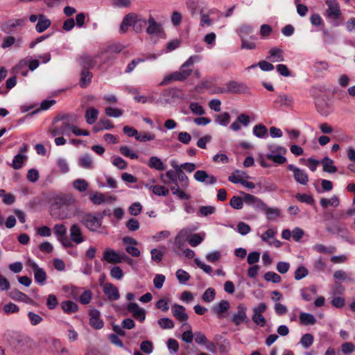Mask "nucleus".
<instances>
[{
	"mask_svg": "<svg viewBox=\"0 0 355 355\" xmlns=\"http://www.w3.org/2000/svg\"><path fill=\"white\" fill-rule=\"evenodd\" d=\"M170 165L173 169L160 174V180L163 184L170 185V190L173 196L180 200H189L191 196L184 191L189 187L188 176L182 170L181 164H178L176 159H171Z\"/></svg>",
	"mask_w": 355,
	"mask_h": 355,
	"instance_id": "obj_1",
	"label": "nucleus"
},
{
	"mask_svg": "<svg viewBox=\"0 0 355 355\" xmlns=\"http://www.w3.org/2000/svg\"><path fill=\"white\" fill-rule=\"evenodd\" d=\"M6 340L12 350L17 354H27L35 346L33 339L28 336L17 331L8 332Z\"/></svg>",
	"mask_w": 355,
	"mask_h": 355,
	"instance_id": "obj_2",
	"label": "nucleus"
},
{
	"mask_svg": "<svg viewBox=\"0 0 355 355\" xmlns=\"http://www.w3.org/2000/svg\"><path fill=\"white\" fill-rule=\"evenodd\" d=\"M200 60L198 55L190 56L180 67L179 71L173 72L165 76L163 80L159 83V85L168 84L172 81H183L187 79L191 73L192 70L188 69L189 67L192 66L196 62Z\"/></svg>",
	"mask_w": 355,
	"mask_h": 355,
	"instance_id": "obj_3",
	"label": "nucleus"
},
{
	"mask_svg": "<svg viewBox=\"0 0 355 355\" xmlns=\"http://www.w3.org/2000/svg\"><path fill=\"white\" fill-rule=\"evenodd\" d=\"M147 24V21L141 15L131 12L126 15L119 28L120 33H125L129 26H132L136 33H140Z\"/></svg>",
	"mask_w": 355,
	"mask_h": 355,
	"instance_id": "obj_4",
	"label": "nucleus"
},
{
	"mask_svg": "<svg viewBox=\"0 0 355 355\" xmlns=\"http://www.w3.org/2000/svg\"><path fill=\"white\" fill-rule=\"evenodd\" d=\"M327 6L324 16L333 26H338L342 21V12L337 0H324Z\"/></svg>",
	"mask_w": 355,
	"mask_h": 355,
	"instance_id": "obj_5",
	"label": "nucleus"
},
{
	"mask_svg": "<svg viewBox=\"0 0 355 355\" xmlns=\"http://www.w3.org/2000/svg\"><path fill=\"white\" fill-rule=\"evenodd\" d=\"M81 223L91 232H103L101 230L103 228V221L101 220V217L98 216L96 212L84 214L82 217Z\"/></svg>",
	"mask_w": 355,
	"mask_h": 355,
	"instance_id": "obj_6",
	"label": "nucleus"
},
{
	"mask_svg": "<svg viewBox=\"0 0 355 355\" xmlns=\"http://www.w3.org/2000/svg\"><path fill=\"white\" fill-rule=\"evenodd\" d=\"M73 201V199L67 195H60L58 196L55 198L54 205L57 206L58 209H63L62 213L57 214L53 209L52 210L51 215L55 218H58L60 220H64L69 218L70 215L68 213L64 212V210L67 209L69 205Z\"/></svg>",
	"mask_w": 355,
	"mask_h": 355,
	"instance_id": "obj_7",
	"label": "nucleus"
},
{
	"mask_svg": "<svg viewBox=\"0 0 355 355\" xmlns=\"http://www.w3.org/2000/svg\"><path fill=\"white\" fill-rule=\"evenodd\" d=\"M76 122V116H71L68 114H62L57 116L54 120V123H60V124L58 125L63 132V134L67 136L70 135L71 130L73 128Z\"/></svg>",
	"mask_w": 355,
	"mask_h": 355,
	"instance_id": "obj_8",
	"label": "nucleus"
},
{
	"mask_svg": "<svg viewBox=\"0 0 355 355\" xmlns=\"http://www.w3.org/2000/svg\"><path fill=\"white\" fill-rule=\"evenodd\" d=\"M102 260L110 263H120L125 260H127L129 264H131L132 262V260L128 258L125 254L117 253L115 250L112 249H106L104 250Z\"/></svg>",
	"mask_w": 355,
	"mask_h": 355,
	"instance_id": "obj_9",
	"label": "nucleus"
},
{
	"mask_svg": "<svg viewBox=\"0 0 355 355\" xmlns=\"http://www.w3.org/2000/svg\"><path fill=\"white\" fill-rule=\"evenodd\" d=\"M200 15L199 26L202 28L209 27L214 24V20L211 18L213 15H221V12L216 8H207L201 10Z\"/></svg>",
	"mask_w": 355,
	"mask_h": 355,
	"instance_id": "obj_10",
	"label": "nucleus"
},
{
	"mask_svg": "<svg viewBox=\"0 0 355 355\" xmlns=\"http://www.w3.org/2000/svg\"><path fill=\"white\" fill-rule=\"evenodd\" d=\"M192 232L191 227H184L179 231L174 239V245L178 250H181L185 243L189 242Z\"/></svg>",
	"mask_w": 355,
	"mask_h": 355,
	"instance_id": "obj_11",
	"label": "nucleus"
},
{
	"mask_svg": "<svg viewBox=\"0 0 355 355\" xmlns=\"http://www.w3.org/2000/svg\"><path fill=\"white\" fill-rule=\"evenodd\" d=\"M186 6L193 17L207 8L204 0H186Z\"/></svg>",
	"mask_w": 355,
	"mask_h": 355,
	"instance_id": "obj_12",
	"label": "nucleus"
},
{
	"mask_svg": "<svg viewBox=\"0 0 355 355\" xmlns=\"http://www.w3.org/2000/svg\"><path fill=\"white\" fill-rule=\"evenodd\" d=\"M288 169L293 171L294 179L297 182L302 185L307 184L309 182V176L304 170L300 169L293 164H289Z\"/></svg>",
	"mask_w": 355,
	"mask_h": 355,
	"instance_id": "obj_13",
	"label": "nucleus"
},
{
	"mask_svg": "<svg viewBox=\"0 0 355 355\" xmlns=\"http://www.w3.org/2000/svg\"><path fill=\"white\" fill-rule=\"evenodd\" d=\"M28 265L33 269L34 272V279L35 282L43 284L46 279V274L45 271L40 268L36 263L32 260L28 261Z\"/></svg>",
	"mask_w": 355,
	"mask_h": 355,
	"instance_id": "obj_14",
	"label": "nucleus"
},
{
	"mask_svg": "<svg viewBox=\"0 0 355 355\" xmlns=\"http://www.w3.org/2000/svg\"><path fill=\"white\" fill-rule=\"evenodd\" d=\"M194 179L199 182L205 184H214L217 182L215 176L209 175L205 171L198 170L193 175Z\"/></svg>",
	"mask_w": 355,
	"mask_h": 355,
	"instance_id": "obj_15",
	"label": "nucleus"
},
{
	"mask_svg": "<svg viewBox=\"0 0 355 355\" xmlns=\"http://www.w3.org/2000/svg\"><path fill=\"white\" fill-rule=\"evenodd\" d=\"M70 239L72 242L80 244L84 241V237L80 227L77 224H73L69 230Z\"/></svg>",
	"mask_w": 355,
	"mask_h": 355,
	"instance_id": "obj_16",
	"label": "nucleus"
},
{
	"mask_svg": "<svg viewBox=\"0 0 355 355\" xmlns=\"http://www.w3.org/2000/svg\"><path fill=\"white\" fill-rule=\"evenodd\" d=\"M103 290L109 300H117L120 297L118 288L112 283H105L103 285Z\"/></svg>",
	"mask_w": 355,
	"mask_h": 355,
	"instance_id": "obj_17",
	"label": "nucleus"
},
{
	"mask_svg": "<svg viewBox=\"0 0 355 355\" xmlns=\"http://www.w3.org/2000/svg\"><path fill=\"white\" fill-rule=\"evenodd\" d=\"M243 195L244 202L249 205L254 206L261 210L262 208L266 207V204L259 198L244 192H241Z\"/></svg>",
	"mask_w": 355,
	"mask_h": 355,
	"instance_id": "obj_18",
	"label": "nucleus"
},
{
	"mask_svg": "<svg viewBox=\"0 0 355 355\" xmlns=\"http://www.w3.org/2000/svg\"><path fill=\"white\" fill-rule=\"evenodd\" d=\"M227 92L234 94L245 93L248 90V87L243 83H239L236 81H229L226 83Z\"/></svg>",
	"mask_w": 355,
	"mask_h": 355,
	"instance_id": "obj_19",
	"label": "nucleus"
},
{
	"mask_svg": "<svg viewBox=\"0 0 355 355\" xmlns=\"http://www.w3.org/2000/svg\"><path fill=\"white\" fill-rule=\"evenodd\" d=\"M293 103V98L291 95L285 94H279L276 99L274 101V104L279 107H290Z\"/></svg>",
	"mask_w": 355,
	"mask_h": 355,
	"instance_id": "obj_20",
	"label": "nucleus"
},
{
	"mask_svg": "<svg viewBox=\"0 0 355 355\" xmlns=\"http://www.w3.org/2000/svg\"><path fill=\"white\" fill-rule=\"evenodd\" d=\"M148 26L146 32L149 35H159L163 31L162 24L157 22L155 19L150 16L148 20Z\"/></svg>",
	"mask_w": 355,
	"mask_h": 355,
	"instance_id": "obj_21",
	"label": "nucleus"
},
{
	"mask_svg": "<svg viewBox=\"0 0 355 355\" xmlns=\"http://www.w3.org/2000/svg\"><path fill=\"white\" fill-rule=\"evenodd\" d=\"M269 55L266 59L272 62H279L284 60V51L277 47H272L268 51Z\"/></svg>",
	"mask_w": 355,
	"mask_h": 355,
	"instance_id": "obj_22",
	"label": "nucleus"
},
{
	"mask_svg": "<svg viewBox=\"0 0 355 355\" xmlns=\"http://www.w3.org/2000/svg\"><path fill=\"white\" fill-rule=\"evenodd\" d=\"M101 54L96 55L95 57H92L89 55H84L80 58V65L83 69H92L96 65V59L99 58Z\"/></svg>",
	"mask_w": 355,
	"mask_h": 355,
	"instance_id": "obj_23",
	"label": "nucleus"
},
{
	"mask_svg": "<svg viewBox=\"0 0 355 355\" xmlns=\"http://www.w3.org/2000/svg\"><path fill=\"white\" fill-rule=\"evenodd\" d=\"M89 199L94 205H99L105 202H109L110 201L114 200L115 198L110 196L106 199L103 193L100 192H94L91 193Z\"/></svg>",
	"mask_w": 355,
	"mask_h": 355,
	"instance_id": "obj_24",
	"label": "nucleus"
},
{
	"mask_svg": "<svg viewBox=\"0 0 355 355\" xmlns=\"http://www.w3.org/2000/svg\"><path fill=\"white\" fill-rule=\"evenodd\" d=\"M51 21L44 15L40 14L38 15V21L35 26V30L40 33L45 31L50 27Z\"/></svg>",
	"mask_w": 355,
	"mask_h": 355,
	"instance_id": "obj_25",
	"label": "nucleus"
},
{
	"mask_svg": "<svg viewBox=\"0 0 355 355\" xmlns=\"http://www.w3.org/2000/svg\"><path fill=\"white\" fill-rule=\"evenodd\" d=\"M148 166L150 168L159 171H164L166 168V166L164 164L162 160L157 156H153L150 157L148 159Z\"/></svg>",
	"mask_w": 355,
	"mask_h": 355,
	"instance_id": "obj_26",
	"label": "nucleus"
},
{
	"mask_svg": "<svg viewBox=\"0 0 355 355\" xmlns=\"http://www.w3.org/2000/svg\"><path fill=\"white\" fill-rule=\"evenodd\" d=\"M89 324L96 329H101L103 327V321L100 318V312H89Z\"/></svg>",
	"mask_w": 355,
	"mask_h": 355,
	"instance_id": "obj_27",
	"label": "nucleus"
},
{
	"mask_svg": "<svg viewBox=\"0 0 355 355\" xmlns=\"http://www.w3.org/2000/svg\"><path fill=\"white\" fill-rule=\"evenodd\" d=\"M92 77L93 75L89 70L83 69L80 73V86L82 88L87 87L91 83Z\"/></svg>",
	"mask_w": 355,
	"mask_h": 355,
	"instance_id": "obj_28",
	"label": "nucleus"
},
{
	"mask_svg": "<svg viewBox=\"0 0 355 355\" xmlns=\"http://www.w3.org/2000/svg\"><path fill=\"white\" fill-rule=\"evenodd\" d=\"M28 156L26 154L17 153L12 159L10 166L15 170L21 168L24 163L27 160Z\"/></svg>",
	"mask_w": 355,
	"mask_h": 355,
	"instance_id": "obj_29",
	"label": "nucleus"
},
{
	"mask_svg": "<svg viewBox=\"0 0 355 355\" xmlns=\"http://www.w3.org/2000/svg\"><path fill=\"white\" fill-rule=\"evenodd\" d=\"M27 64H28V68L31 71H34L39 67L40 62L37 60H32L30 62H28L26 60H22L16 65L15 70L19 73V70L26 67Z\"/></svg>",
	"mask_w": 355,
	"mask_h": 355,
	"instance_id": "obj_30",
	"label": "nucleus"
},
{
	"mask_svg": "<svg viewBox=\"0 0 355 355\" xmlns=\"http://www.w3.org/2000/svg\"><path fill=\"white\" fill-rule=\"evenodd\" d=\"M320 204L323 209H326L329 205L336 207L339 206L340 200L336 196H333L330 199L322 198Z\"/></svg>",
	"mask_w": 355,
	"mask_h": 355,
	"instance_id": "obj_31",
	"label": "nucleus"
},
{
	"mask_svg": "<svg viewBox=\"0 0 355 355\" xmlns=\"http://www.w3.org/2000/svg\"><path fill=\"white\" fill-rule=\"evenodd\" d=\"M98 115V110L96 108L91 107L87 109L85 112V119L86 121L88 124L92 125L94 124Z\"/></svg>",
	"mask_w": 355,
	"mask_h": 355,
	"instance_id": "obj_32",
	"label": "nucleus"
},
{
	"mask_svg": "<svg viewBox=\"0 0 355 355\" xmlns=\"http://www.w3.org/2000/svg\"><path fill=\"white\" fill-rule=\"evenodd\" d=\"M93 161L92 157L88 154H85L79 157L78 165L79 166L86 168L91 169L93 167Z\"/></svg>",
	"mask_w": 355,
	"mask_h": 355,
	"instance_id": "obj_33",
	"label": "nucleus"
},
{
	"mask_svg": "<svg viewBox=\"0 0 355 355\" xmlns=\"http://www.w3.org/2000/svg\"><path fill=\"white\" fill-rule=\"evenodd\" d=\"M252 133L255 137L263 139L268 135V130L264 125L260 123L253 128Z\"/></svg>",
	"mask_w": 355,
	"mask_h": 355,
	"instance_id": "obj_34",
	"label": "nucleus"
},
{
	"mask_svg": "<svg viewBox=\"0 0 355 355\" xmlns=\"http://www.w3.org/2000/svg\"><path fill=\"white\" fill-rule=\"evenodd\" d=\"M114 128L112 123L106 119H101L96 126L94 127L95 132H98L103 130H110Z\"/></svg>",
	"mask_w": 355,
	"mask_h": 355,
	"instance_id": "obj_35",
	"label": "nucleus"
},
{
	"mask_svg": "<svg viewBox=\"0 0 355 355\" xmlns=\"http://www.w3.org/2000/svg\"><path fill=\"white\" fill-rule=\"evenodd\" d=\"M322 162L323 164L324 171L329 173H333L337 171V168L334 165V161L331 159L325 157L322 159Z\"/></svg>",
	"mask_w": 355,
	"mask_h": 355,
	"instance_id": "obj_36",
	"label": "nucleus"
},
{
	"mask_svg": "<svg viewBox=\"0 0 355 355\" xmlns=\"http://www.w3.org/2000/svg\"><path fill=\"white\" fill-rule=\"evenodd\" d=\"M300 320L303 325H313L315 323V317L308 313L302 312L300 315Z\"/></svg>",
	"mask_w": 355,
	"mask_h": 355,
	"instance_id": "obj_37",
	"label": "nucleus"
},
{
	"mask_svg": "<svg viewBox=\"0 0 355 355\" xmlns=\"http://www.w3.org/2000/svg\"><path fill=\"white\" fill-rule=\"evenodd\" d=\"M261 210L265 211L269 220H274L280 215V211L278 209L268 207L266 205V207L262 208Z\"/></svg>",
	"mask_w": 355,
	"mask_h": 355,
	"instance_id": "obj_38",
	"label": "nucleus"
},
{
	"mask_svg": "<svg viewBox=\"0 0 355 355\" xmlns=\"http://www.w3.org/2000/svg\"><path fill=\"white\" fill-rule=\"evenodd\" d=\"M230 114L228 112H223L218 114L215 118V121L222 126H227L230 121Z\"/></svg>",
	"mask_w": 355,
	"mask_h": 355,
	"instance_id": "obj_39",
	"label": "nucleus"
},
{
	"mask_svg": "<svg viewBox=\"0 0 355 355\" xmlns=\"http://www.w3.org/2000/svg\"><path fill=\"white\" fill-rule=\"evenodd\" d=\"M313 249L318 252L324 254H331L336 251V248L334 246H324L322 244H315L313 245Z\"/></svg>",
	"mask_w": 355,
	"mask_h": 355,
	"instance_id": "obj_40",
	"label": "nucleus"
},
{
	"mask_svg": "<svg viewBox=\"0 0 355 355\" xmlns=\"http://www.w3.org/2000/svg\"><path fill=\"white\" fill-rule=\"evenodd\" d=\"M55 103V100H44L41 103L40 109H37L32 112L31 114H27L25 118L28 117L30 116H33L37 113H38L40 110H46L49 108H50L52 105H53Z\"/></svg>",
	"mask_w": 355,
	"mask_h": 355,
	"instance_id": "obj_41",
	"label": "nucleus"
},
{
	"mask_svg": "<svg viewBox=\"0 0 355 355\" xmlns=\"http://www.w3.org/2000/svg\"><path fill=\"white\" fill-rule=\"evenodd\" d=\"M284 154H266V157L268 159L272 161L277 164H282L286 162Z\"/></svg>",
	"mask_w": 355,
	"mask_h": 355,
	"instance_id": "obj_42",
	"label": "nucleus"
},
{
	"mask_svg": "<svg viewBox=\"0 0 355 355\" xmlns=\"http://www.w3.org/2000/svg\"><path fill=\"white\" fill-rule=\"evenodd\" d=\"M73 187L77 191L84 192L88 189L89 184L84 179H77L73 181Z\"/></svg>",
	"mask_w": 355,
	"mask_h": 355,
	"instance_id": "obj_43",
	"label": "nucleus"
},
{
	"mask_svg": "<svg viewBox=\"0 0 355 355\" xmlns=\"http://www.w3.org/2000/svg\"><path fill=\"white\" fill-rule=\"evenodd\" d=\"M232 322L236 324L239 325L243 322H248V319L245 314V312H236L232 316Z\"/></svg>",
	"mask_w": 355,
	"mask_h": 355,
	"instance_id": "obj_44",
	"label": "nucleus"
},
{
	"mask_svg": "<svg viewBox=\"0 0 355 355\" xmlns=\"http://www.w3.org/2000/svg\"><path fill=\"white\" fill-rule=\"evenodd\" d=\"M313 336L311 334H304L300 339V344L305 349L310 347L313 343Z\"/></svg>",
	"mask_w": 355,
	"mask_h": 355,
	"instance_id": "obj_45",
	"label": "nucleus"
},
{
	"mask_svg": "<svg viewBox=\"0 0 355 355\" xmlns=\"http://www.w3.org/2000/svg\"><path fill=\"white\" fill-rule=\"evenodd\" d=\"M53 232L57 239H61L66 236L67 227L63 224H56L53 227Z\"/></svg>",
	"mask_w": 355,
	"mask_h": 355,
	"instance_id": "obj_46",
	"label": "nucleus"
},
{
	"mask_svg": "<svg viewBox=\"0 0 355 355\" xmlns=\"http://www.w3.org/2000/svg\"><path fill=\"white\" fill-rule=\"evenodd\" d=\"M119 151L123 156L132 159H136L139 157L138 155L127 146H121L119 148Z\"/></svg>",
	"mask_w": 355,
	"mask_h": 355,
	"instance_id": "obj_47",
	"label": "nucleus"
},
{
	"mask_svg": "<svg viewBox=\"0 0 355 355\" xmlns=\"http://www.w3.org/2000/svg\"><path fill=\"white\" fill-rule=\"evenodd\" d=\"M92 297V293L89 290H85L80 296L76 298L82 304H87L90 302Z\"/></svg>",
	"mask_w": 355,
	"mask_h": 355,
	"instance_id": "obj_48",
	"label": "nucleus"
},
{
	"mask_svg": "<svg viewBox=\"0 0 355 355\" xmlns=\"http://www.w3.org/2000/svg\"><path fill=\"white\" fill-rule=\"evenodd\" d=\"M269 153L267 154H286L287 149L282 146L270 144L268 146Z\"/></svg>",
	"mask_w": 355,
	"mask_h": 355,
	"instance_id": "obj_49",
	"label": "nucleus"
},
{
	"mask_svg": "<svg viewBox=\"0 0 355 355\" xmlns=\"http://www.w3.org/2000/svg\"><path fill=\"white\" fill-rule=\"evenodd\" d=\"M10 296L11 298L20 302H26L28 300V297L26 294L17 289L11 291Z\"/></svg>",
	"mask_w": 355,
	"mask_h": 355,
	"instance_id": "obj_50",
	"label": "nucleus"
},
{
	"mask_svg": "<svg viewBox=\"0 0 355 355\" xmlns=\"http://www.w3.org/2000/svg\"><path fill=\"white\" fill-rule=\"evenodd\" d=\"M243 198L238 196H234L230 201V206L235 209H241L243 206Z\"/></svg>",
	"mask_w": 355,
	"mask_h": 355,
	"instance_id": "obj_51",
	"label": "nucleus"
},
{
	"mask_svg": "<svg viewBox=\"0 0 355 355\" xmlns=\"http://www.w3.org/2000/svg\"><path fill=\"white\" fill-rule=\"evenodd\" d=\"M155 138V135L154 134L147 132H141L140 133H137L136 137V140L141 142H145L148 141H153Z\"/></svg>",
	"mask_w": 355,
	"mask_h": 355,
	"instance_id": "obj_52",
	"label": "nucleus"
},
{
	"mask_svg": "<svg viewBox=\"0 0 355 355\" xmlns=\"http://www.w3.org/2000/svg\"><path fill=\"white\" fill-rule=\"evenodd\" d=\"M176 277L181 284H184L190 279V275L182 269H178L175 273Z\"/></svg>",
	"mask_w": 355,
	"mask_h": 355,
	"instance_id": "obj_53",
	"label": "nucleus"
},
{
	"mask_svg": "<svg viewBox=\"0 0 355 355\" xmlns=\"http://www.w3.org/2000/svg\"><path fill=\"white\" fill-rule=\"evenodd\" d=\"M326 266V263L322 257H319L313 261V270L315 272H324Z\"/></svg>",
	"mask_w": 355,
	"mask_h": 355,
	"instance_id": "obj_54",
	"label": "nucleus"
},
{
	"mask_svg": "<svg viewBox=\"0 0 355 355\" xmlns=\"http://www.w3.org/2000/svg\"><path fill=\"white\" fill-rule=\"evenodd\" d=\"M264 279L272 283H279L282 280V277L275 272L268 271L265 273Z\"/></svg>",
	"mask_w": 355,
	"mask_h": 355,
	"instance_id": "obj_55",
	"label": "nucleus"
},
{
	"mask_svg": "<svg viewBox=\"0 0 355 355\" xmlns=\"http://www.w3.org/2000/svg\"><path fill=\"white\" fill-rule=\"evenodd\" d=\"M203 239L204 238L200 234L191 233V237H189L188 243L191 246L196 247L203 241Z\"/></svg>",
	"mask_w": 355,
	"mask_h": 355,
	"instance_id": "obj_56",
	"label": "nucleus"
},
{
	"mask_svg": "<svg viewBox=\"0 0 355 355\" xmlns=\"http://www.w3.org/2000/svg\"><path fill=\"white\" fill-rule=\"evenodd\" d=\"M112 164L120 170H123L127 168V162L121 157L115 156L112 157Z\"/></svg>",
	"mask_w": 355,
	"mask_h": 355,
	"instance_id": "obj_57",
	"label": "nucleus"
},
{
	"mask_svg": "<svg viewBox=\"0 0 355 355\" xmlns=\"http://www.w3.org/2000/svg\"><path fill=\"white\" fill-rule=\"evenodd\" d=\"M153 193L158 196H166L169 194V189L164 186L155 185L153 188Z\"/></svg>",
	"mask_w": 355,
	"mask_h": 355,
	"instance_id": "obj_58",
	"label": "nucleus"
},
{
	"mask_svg": "<svg viewBox=\"0 0 355 355\" xmlns=\"http://www.w3.org/2000/svg\"><path fill=\"white\" fill-rule=\"evenodd\" d=\"M295 198L297 200H299L301 202H304L308 205H312L314 202L313 198L309 194L306 193H297L295 195Z\"/></svg>",
	"mask_w": 355,
	"mask_h": 355,
	"instance_id": "obj_59",
	"label": "nucleus"
},
{
	"mask_svg": "<svg viewBox=\"0 0 355 355\" xmlns=\"http://www.w3.org/2000/svg\"><path fill=\"white\" fill-rule=\"evenodd\" d=\"M189 108L191 111L198 115H203L205 114V109L202 105H200L198 103L192 102L189 105Z\"/></svg>",
	"mask_w": 355,
	"mask_h": 355,
	"instance_id": "obj_60",
	"label": "nucleus"
},
{
	"mask_svg": "<svg viewBox=\"0 0 355 355\" xmlns=\"http://www.w3.org/2000/svg\"><path fill=\"white\" fill-rule=\"evenodd\" d=\"M252 31L253 27L250 24H243L237 30V33L241 38H243L245 35L252 33Z\"/></svg>",
	"mask_w": 355,
	"mask_h": 355,
	"instance_id": "obj_61",
	"label": "nucleus"
},
{
	"mask_svg": "<svg viewBox=\"0 0 355 355\" xmlns=\"http://www.w3.org/2000/svg\"><path fill=\"white\" fill-rule=\"evenodd\" d=\"M276 234V231L272 229H269L264 232L261 235V239L262 241L267 243L268 244L270 242V239H273Z\"/></svg>",
	"mask_w": 355,
	"mask_h": 355,
	"instance_id": "obj_62",
	"label": "nucleus"
},
{
	"mask_svg": "<svg viewBox=\"0 0 355 355\" xmlns=\"http://www.w3.org/2000/svg\"><path fill=\"white\" fill-rule=\"evenodd\" d=\"M215 290L212 288H208L203 293L202 299L204 302H210L214 300L215 297Z\"/></svg>",
	"mask_w": 355,
	"mask_h": 355,
	"instance_id": "obj_63",
	"label": "nucleus"
},
{
	"mask_svg": "<svg viewBox=\"0 0 355 355\" xmlns=\"http://www.w3.org/2000/svg\"><path fill=\"white\" fill-rule=\"evenodd\" d=\"M141 209L142 205L140 202H134L129 207L128 211L130 215L136 216L141 213Z\"/></svg>",
	"mask_w": 355,
	"mask_h": 355,
	"instance_id": "obj_64",
	"label": "nucleus"
}]
</instances>
